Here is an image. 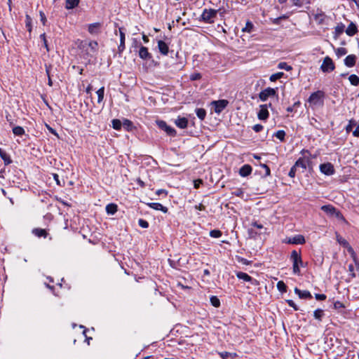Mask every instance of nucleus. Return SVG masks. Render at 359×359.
<instances>
[{"mask_svg": "<svg viewBox=\"0 0 359 359\" xmlns=\"http://www.w3.org/2000/svg\"><path fill=\"white\" fill-rule=\"evenodd\" d=\"M46 74H47V76H48V84L49 86H53V81H52V79H51L50 76L49 67H48L47 66L46 67Z\"/></svg>", "mask_w": 359, "mask_h": 359, "instance_id": "obj_58", "label": "nucleus"}, {"mask_svg": "<svg viewBox=\"0 0 359 359\" xmlns=\"http://www.w3.org/2000/svg\"><path fill=\"white\" fill-rule=\"evenodd\" d=\"M232 194L236 196L241 197L243 195V191L242 189H237L232 193Z\"/></svg>", "mask_w": 359, "mask_h": 359, "instance_id": "obj_61", "label": "nucleus"}, {"mask_svg": "<svg viewBox=\"0 0 359 359\" xmlns=\"http://www.w3.org/2000/svg\"><path fill=\"white\" fill-rule=\"evenodd\" d=\"M88 47L90 49V51L93 54H95L98 50V43L96 41H91L88 43Z\"/></svg>", "mask_w": 359, "mask_h": 359, "instance_id": "obj_34", "label": "nucleus"}, {"mask_svg": "<svg viewBox=\"0 0 359 359\" xmlns=\"http://www.w3.org/2000/svg\"><path fill=\"white\" fill-rule=\"evenodd\" d=\"M100 22H94L88 25V31L91 34H97L100 32Z\"/></svg>", "mask_w": 359, "mask_h": 359, "instance_id": "obj_20", "label": "nucleus"}, {"mask_svg": "<svg viewBox=\"0 0 359 359\" xmlns=\"http://www.w3.org/2000/svg\"><path fill=\"white\" fill-rule=\"evenodd\" d=\"M276 89L268 87L262 90L259 94V98L264 102L267 100L269 97H273L276 95Z\"/></svg>", "mask_w": 359, "mask_h": 359, "instance_id": "obj_9", "label": "nucleus"}, {"mask_svg": "<svg viewBox=\"0 0 359 359\" xmlns=\"http://www.w3.org/2000/svg\"><path fill=\"white\" fill-rule=\"evenodd\" d=\"M290 260L292 262V271L294 274L299 275L300 266L304 267L300 252L292 250L290 255Z\"/></svg>", "mask_w": 359, "mask_h": 359, "instance_id": "obj_2", "label": "nucleus"}, {"mask_svg": "<svg viewBox=\"0 0 359 359\" xmlns=\"http://www.w3.org/2000/svg\"><path fill=\"white\" fill-rule=\"evenodd\" d=\"M296 171H297V167H294V165L290 168V171H289V173H288V175L289 177L293 178L295 177V175H296Z\"/></svg>", "mask_w": 359, "mask_h": 359, "instance_id": "obj_56", "label": "nucleus"}, {"mask_svg": "<svg viewBox=\"0 0 359 359\" xmlns=\"http://www.w3.org/2000/svg\"><path fill=\"white\" fill-rule=\"evenodd\" d=\"M214 107V111L216 114H219L229 104L227 100H215L211 102Z\"/></svg>", "mask_w": 359, "mask_h": 359, "instance_id": "obj_6", "label": "nucleus"}, {"mask_svg": "<svg viewBox=\"0 0 359 359\" xmlns=\"http://www.w3.org/2000/svg\"><path fill=\"white\" fill-rule=\"evenodd\" d=\"M260 166L262 168H264V170H265V174L263 175L264 177H266L271 175V170H270L269 167L267 165H266L264 163H261Z\"/></svg>", "mask_w": 359, "mask_h": 359, "instance_id": "obj_49", "label": "nucleus"}, {"mask_svg": "<svg viewBox=\"0 0 359 359\" xmlns=\"http://www.w3.org/2000/svg\"><path fill=\"white\" fill-rule=\"evenodd\" d=\"M175 125L181 128V129H184L187 127L188 126V119L187 118H184V117H178L175 121Z\"/></svg>", "mask_w": 359, "mask_h": 359, "instance_id": "obj_22", "label": "nucleus"}, {"mask_svg": "<svg viewBox=\"0 0 359 359\" xmlns=\"http://www.w3.org/2000/svg\"><path fill=\"white\" fill-rule=\"evenodd\" d=\"M355 125H356L355 121L353 119H351L348 122V124L346 126V128H345L346 133H350L352 130L353 127Z\"/></svg>", "mask_w": 359, "mask_h": 359, "instance_id": "obj_47", "label": "nucleus"}, {"mask_svg": "<svg viewBox=\"0 0 359 359\" xmlns=\"http://www.w3.org/2000/svg\"><path fill=\"white\" fill-rule=\"evenodd\" d=\"M32 232L34 236L39 238H46L48 234L46 229L41 228H34L32 229Z\"/></svg>", "mask_w": 359, "mask_h": 359, "instance_id": "obj_24", "label": "nucleus"}, {"mask_svg": "<svg viewBox=\"0 0 359 359\" xmlns=\"http://www.w3.org/2000/svg\"><path fill=\"white\" fill-rule=\"evenodd\" d=\"M325 316L324 311L321 309H318L313 312V317L318 321H322L323 316Z\"/></svg>", "mask_w": 359, "mask_h": 359, "instance_id": "obj_31", "label": "nucleus"}, {"mask_svg": "<svg viewBox=\"0 0 359 359\" xmlns=\"http://www.w3.org/2000/svg\"><path fill=\"white\" fill-rule=\"evenodd\" d=\"M311 161L309 160L306 161L304 158H299L295 162L294 167L299 168L301 167L303 170L306 169V164H309Z\"/></svg>", "mask_w": 359, "mask_h": 359, "instance_id": "obj_26", "label": "nucleus"}, {"mask_svg": "<svg viewBox=\"0 0 359 359\" xmlns=\"http://www.w3.org/2000/svg\"><path fill=\"white\" fill-rule=\"evenodd\" d=\"M348 80L351 85L358 86L359 85V77L355 74H351L348 77Z\"/></svg>", "mask_w": 359, "mask_h": 359, "instance_id": "obj_38", "label": "nucleus"}, {"mask_svg": "<svg viewBox=\"0 0 359 359\" xmlns=\"http://www.w3.org/2000/svg\"><path fill=\"white\" fill-rule=\"evenodd\" d=\"M80 0H66L65 8L68 10L73 9L78 6Z\"/></svg>", "mask_w": 359, "mask_h": 359, "instance_id": "obj_30", "label": "nucleus"}, {"mask_svg": "<svg viewBox=\"0 0 359 359\" xmlns=\"http://www.w3.org/2000/svg\"><path fill=\"white\" fill-rule=\"evenodd\" d=\"M335 53H336V55H337L338 57H340L343 55H345L348 51H347V49L345 48H338L336 50H335Z\"/></svg>", "mask_w": 359, "mask_h": 359, "instance_id": "obj_45", "label": "nucleus"}, {"mask_svg": "<svg viewBox=\"0 0 359 359\" xmlns=\"http://www.w3.org/2000/svg\"><path fill=\"white\" fill-rule=\"evenodd\" d=\"M321 210L330 216H332L333 212H335V208L332 205H323L321 207Z\"/></svg>", "mask_w": 359, "mask_h": 359, "instance_id": "obj_29", "label": "nucleus"}, {"mask_svg": "<svg viewBox=\"0 0 359 359\" xmlns=\"http://www.w3.org/2000/svg\"><path fill=\"white\" fill-rule=\"evenodd\" d=\"M40 39L43 41V46L46 49L47 52H49V47L48 45V41L46 40V34L43 33L40 35Z\"/></svg>", "mask_w": 359, "mask_h": 359, "instance_id": "obj_50", "label": "nucleus"}, {"mask_svg": "<svg viewBox=\"0 0 359 359\" xmlns=\"http://www.w3.org/2000/svg\"><path fill=\"white\" fill-rule=\"evenodd\" d=\"M325 97V92L319 90L310 95L308 98V102L312 108L323 107L324 105Z\"/></svg>", "mask_w": 359, "mask_h": 359, "instance_id": "obj_1", "label": "nucleus"}, {"mask_svg": "<svg viewBox=\"0 0 359 359\" xmlns=\"http://www.w3.org/2000/svg\"><path fill=\"white\" fill-rule=\"evenodd\" d=\"M345 26L343 23H339L334 28V38L337 39L344 32Z\"/></svg>", "mask_w": 359, "mask_h": 359, "instance_id": "obj_28", "label": "nucleus"}, {"mask_svg": "<svg viewBox=\"0 0 359 359\" xmlns=\"http://www.w3.org/2000/svg\"><path fill=\"white\" fill-rule=\"evenodd\" d=\"M286 303L288 304L289 306L292 307L294 311H299V309L297 306V304L294 303V302L292 299H286Z\"/></svg>", "mask_w": 359, "mask_h": 359, "instance_id": "obj_51", "label": "nucleus"}, {"mask_svg": "<svg viewBox=\"0 0 359 359\" xmlns=\"http://www.w3.org/2000/svg\"><path fill=\"white\" fill-rule=\"evenodd\" d=\"M294 293L299 296L300 299H312V294L309 290H301L297 287L294 288Z\"/></svg>", "mask_w": 359, "mask_h": 359, "instance_id": "obj_14", "label": "nucleus"}, {"mask_svg": "<svg viewBox=\"0 0 359 359\" xmlns=\"http://www.w3.org/2000/svg\"><path fill=\"white\" fill-rule=\"evenodd\" d=\"M138 224L142 228L146 229V228L149 227V222L147 221H146L145 219H140L138 220Z\"/></svg>", "mask_w": 359, "mask_h": 359, "instance_id": "obj_53", "label": "nucleus"}, {"mask_svg": "<svg viewBox=\"0 0 359 359\" xmlns=\"http://www.w3.org/2000/svg\"><path fill=\"white\" fill-rule=\"evenodd\" d=\"M148 206L154 210H161L164 213H166L168 211V208L165 206H163L160 203H148Z\"/></svg>", "mask_w": 359, "mask_h": 359, "instance_id": "obj_21", "label": "nucleus"}, {"mask_svg": "<svg viewBox=\"0 0 359 359\" xmlns=\"http://www.w3.org/2000/svg\"><path fill=\"white\" fill-rule=\"evenodd\" d=\"M195 111H196V114L198 118L200 120L203 121V120L205 119V116H206V111H205V109H203V108H196Z\"/></svg>", "mask_w": 359, "mask_h": 359, "instance_id": "obj_32", "label": "nucleus"}, {"mask_svg": "<svg viewBox=\"0 0 359 359\" xmlns=\"http://www.w3.org/2000/svg\"><path fill=\"white\" fill-rule=\"evenodd\" d=\"M334 308L335 309H343V308H345V306L344 305L343 303H341V302L339 301H336L334 303Z\"/></svg>", "mask_w": 359, "mask_h": 359, "instance_id": "obj_57", "label": "nucleus"}, {"mask_svg": "<svg viewBox=\"0 0 359 359\" xmlns=\"http://www.w3.org/2000/svg\"><path fill=\"white\" fill-rule=\"evenodd\" d=\"M252 29H253V24L251 22L248 21L246 22L245 27H243L242 29V31L250 33L252 32Z\"/></svg>", "mask_w": 359, "mask_h": 359, "instance_id": "obj_46", "label": "nucleus"}, {"mask_svg": "<svg viewBox=\"0 0 359 359\" xmlns=\"http://www.w3.org/2000/svg\"><path fill=\"white\" fill-rule=\"evenodd\" d=\"M306 242V240L302 235H295L293 237L287 238L285 239V243L288 244H294V245H303Z\"/></svg>", "mask_w": 359, "mask_h": 359, "instance_id": "obj_10", "label": "nucleus"}, {"mask_svg": "<svg viewBox=\"0 0 359 359\" xmlns=\"http://www.w3.org/2000/svg\"><path fill=\"white\" fill-rule=\"evenodd\" d=\"M112 127L116 130H119L122 128V121L119 119L115 118L111 121Z\"/></svg>", "mask_w": 359, "mask_h": 359, "instance_id": "obj_39", "label": "nucleus"}, {"mask_svg": "<svg viewBox=\"0 0 359 359\" xmlns=\"http://www.w3.org/2000/svg\"><path fill=\"white\" fill-rule=\"evenodd\" d=\"M158 48L159 52L163 55H167L169 52L168 45L162 40L158 41Z\"/></svg>", "mask_w": 359, "mask_h": 359, "instance_id": "obj_17", "label": "nucleus"}, {"mask_svg": "<svg viewBox=\"0 0 359 359\" xmlns=\"http://www.w3.org/2000/svg\"><path fill=\"white\" fill-rule=\"evenodd\" d=\"M315 298L318 301H323L326 299L327 297L324 294H316Z\"/></svg>", "mask_w": 359, "mask_h": 359, "instance_id": "obj_60", "label": "nucleus"}, {"mask_svg": "<svg viewBox=\"0 0 359 359\" xmlns=\"http://www.w3.org/2000/svg\"><path fill=\"white\" fill-rule=\"evenodd\" d=\"M203 182L201 179H197L194 180V187L195 189H198L201 184H203Z\"/></svg>", "mask_w": 359, "mask_h": 359, "instance_id": "obj_55", "label": "nucleus"}, {"mask_svg": "<svg viewBox=\"0 0 359 359\" xmlns=\"http://www.w3.org/2000/svg\"><path fill=\"white\" fill-rule=\"evenodd\" d=\"M119 34H120V44L118 47V53L121 54L123 53V51L125 50V40H126V35L123 32V28L120 27L119 29Z\"/></svg>", "mask_w": 359, "mask_h": 359, "instance_id": "obj_13", "label": "nucleus"}, {"mask_svg": "<svg viewBox=\"0 0 359 359\" xmlns=\"http://www.w3.org/2000/svg\"><path fill=\"white\" fill-rule=\"evenodd\" d=\"M46 128L48 130V131L52 133L53 135H54L56 137H59L58 135V133L56 132V130L55 129H53V128H51L50 126L48 125H46Z\"/></svg>", "mask_w": 359, "mask_h": 359, "instance_id": "obj_64", "label": "nucleus"}, {"mask_svg": "<svg viewBox=\"0 0 359 359\" xmlns=\"http://www.w3.org/2000/svg\"><path fill=\"white\" fill-rule=\"evenodd\" d=\"M357 57L355 55H348L344 59V65L348 67H353L355 65Z\"/></svg>", "mask_w": 359, "mask_h": 359, "instance_id": "obj_16", "label": "nucleus"}, {"mask_svg": "<svg viewBox=\"0 0 359 359\" xmlns=\"http://www.w3.org/2000/svg\"><path fill=\"white\" fill-rule=\"evenodd\" d=\"M12 130L16 136H22L25 133V129L21 126H14Z\"/></svg>", "mask_w": 359, "mask_h": 359, "instance_id": "obj_33", "label": "nucleus"}, {"mask_svg": "<svg viewBox=\"0 0 359 359\" xmlns=\"http://www.w3.org/2000/svg\"><path fill=\"white\" fill-rule=\"evenodd\" d=\"M260 109L257 113V117L261 121H266L269 116L267 104H261Z\"/></svg>", "mask_w": 359, "mask_h": 359, "instance_id": "obj_12", "label": "nucleus"}, {"mask_svg": "<svg viewBox=\"0 0 359 359\" xmlns=\"http://www.w3.org/2000/svg\"><path fill=\"white\" fill-rule=\"evenodd\" d=\"M139 56L142 60H150L152 56L150 53H149L148 48L142 46L139 50Z\"/></svg>", "mask_w": 359, "mask_h": 359, "instance_id": "obj_18", "label": "nucleus"}, {"mask_svg": "<svg viewBox=\"0 0 359 359\" xmlns=\"http://www.w3.org/2000/svg\"><path fill=\"white\" fill-rule=\"evenodd\" d=\"M236 277L240 279L243 280L245 282L250 283L251 285L257 286L259 284V281L250 276H249L248 273L242 271H238L236 273Z\"/></svg>", "mask_w": 359, "mask_h": 359, "instance_id": "obj_8", "label": "nucleus"}, {"mask_svg": "<svg viewBox=\"0 0 359 359\" xmlns=\"http://www.w3.org/2000/svg\"><path fill=\"white\" fill-rule=\"evenodd\" d=\"M39 15L41 18V22H42L43 25H45L47 20L44 13L43 11H40Z\"/></svg>", "mask_w": 359, "mask_h": 359, "instance_id": "obj_62", "label": "nucleus"}, {"mask_svg": "<svg viewBox=\"0 0 359 359\" xmlns=\"http://www.w3.org/2000/svg\"><path fill=\"white\" fill-rule=\"evenodd\" d=\"M332 216H334L335 217H337L339 219L345 221L344 217L343 216L341 212L339 210H338L337 208H335V212H333V215Z\"/></svg>", "mask_w": 359, "mask_h": 359, "instance_id": "obj_52", "label": "nucleus"}, {"mask_svg": "<svg viewBox=\"0 0 359 359\" xmlns=\"http://www.w3.org/2000/svg\"><path fill=\"white\" fill-rule=\"evenodd\" d=\"M6 119L9 123L10 126H12L14 125L13 120L12 116H11V115L10 114L8 113L6 115Z\"/></svg>", "mask_w": 359, "mask_h": 359, "instance_id": "obj_63", "label": "nucleus"}, {"mask_svg": "<svg viewBox=\"0 0 359 359\" xmlns=\"http://www.w3.org/2000/svg\"><path fill=\"white\" fill-rule=\"evenodd\" d=\"M319 168L320 172L326 175H332L335 172L334 166L331 163H322Z\"/></svg>", "mask_w": 359, "mask_h": 359, "instance_id": "obj_11", "label": "nucleus"}, {"mask_svg": "<svg viewBox=\"0 0 359 359\" xmlns=\"http://www.w3.org/2000/svg\"><path fill=\"white\" fill-rule=\"evenodd\" d=\"M202 78V74L199 72H194L189 76V79L191 81H197L200 80Z\"/></svg>", "mask_w": 359, "mask_h": 359, "instance_id": "obj_48", "label": "nucleus"}, {"mask_svg": "<svg viewBox=\"0 0 359 359\" xmlns=\"http://www.w3.org/2000/svg\"><path fill=\"white\" fill-rule=\"evenodd\" d=\"M222 235V233L219 229H213L210 231V236L212 238H219Z\"/></svg>", "mask_w": 359, "mask_h": 359, "instance_id": "obj_44", "label": "nucleus"}, {"mask_svg": "<svg viewBox=\"0 0 359 359\" xmlns=\"http://www.w3.org/2000/svg\"><path fill=\"white\" fill-rule=\"evenodd\" d=\"M97 102L100 103L102 102L104 95V87H102L97 91Z\"/></svg>", "mask_w": 359, "mask_h": 359, "instance_id": "obj_42", "label": "nucleus"}, {"mask_svg": "<svg viewBox=\"0 0 359 359\" xmlns=\"http://www.w3.org/2000/svg\"><path fill=\"white\" fill-rule=\"evenodd\" d=\"M156 124L159 128L164 130L168 135L175 137L177 135V132L175 128L168 126L164 121H157Z\"/></svg>", "mask_w": 359, "mask_h": 359, "instance_id": "obj_7", "label": "nucleus"}, {"mask_svg": "<svg viewBox=\"0 0 359 359\" xmlns=\"http://www.w3.org/2000/svg\"><path fill=\"white\" fill-rule=\"evenodd\" d=\"M32 18L28 14H27L25 16V27L29 33H31L32 29Z\"/></svg>", "mask_w": 359, "mask_h": 359, "instance_id": "obj_37", "label": "nucleus"}, {"mask_svg": "<svg viewBox=\"0 0 359 359\" xmlns=\"http://www.w3.org/2000/svg\"><path fill=\"white\" fill-rule=\"evenodd\" d=\"M217 11L215 9H207L205 8L200 17V20L205 23L213 22V18L217 15Z\"/></svg>", "mask_w": 359, "mask_h": 359, "instance_id": "obj_3", "label": "nucleus"}, {"mask_svg": "<svg viewBox=\"0 0 359 359\" xmlns=\"http://www.w3.org/2000/svg\"><path fill=\"white\" fill-rule=\"evenodd\" d=\"M264 127L261 124H256L252 127V129L256 133H259L263 130Z\"/></svg>", "mask_w": 359, "mask_h": 359, "instance_id": "obj_59", "label": "nucleus"}, {"mask_svg": "<svg viewBox=\"0 0 359 359\" xmlns=\"http://www.w3.org/2000/svg\"><path fill=\"white\" fill-rule=\"evenodd\" d=\"M106 212L109 215H114L118 210V205L115 203H109L106 206Z\"/></svg>", "mask_w": 359, "mask_h": 359, "instance_id": "obj_27", "label": "nucleus"}, {"mask_svg": "<svg viewBox=\"0 0 359 359\" xmlns=\"http://www.w3.org/2000/svg\"><path fill=\"white\" fill-rule=\"evenodd\" d=\"M218 354L222 359H228L229 357L231 356V353L227 351L219 352Z\"/></svg>", "mask_w": 359, "mask_h": 359, "instance_id": "obj_54", "label": "nucleus"}, {"mask_svg": "<svg viewBox=\"0 0 359 359\" xmlns=\"http://www.w3.org/2000/svg\"><path fill=\"white\" fill-rule=\"evenodd\" d=\"M337 242L342 245L344 248H346L348 252L350 254L351 257L353 258L355 264H357L356 262V254L353 250V248L349 245L348 242L344 239V238L337 236Z\"/></svg>", "mask_w": 359, "mask_h": 359, "instance_id": "obj_4", "label": "nucleus"}, {"mask_svg": "<svg viewBox=\"0 0 359 359\" xmlns=\"http://www.w3.org/2000/svg\"><path fill=\"white\" fill-rule=\"evenodd\" d=\"M285 135L286 133L283 130H279L273 135V136L280 140V142L285 141Z\"/></svg>", "mask_w": 359, "mask_h": 359, "instance_id": "obj_35", "label": "nucleus"}, {"mask_svg": "<svg viewBox=\"0 0 359 359\" xmlns=\"http://www.w3.org/2000/svg\"><path fill=\"white\" fill-rule=\"evenodd\" d=\"M210 301L214 307L217 308L220 306V300L217 296H211Z\"/></svg>", "mask_w": 359, "mask_h": 359, "instance_id": "obj_43", "label": "nucleus"}, {"mask_svg": "<svg viewBox=\"0 0 359 359\" xmlns=\"http://www.w3.org/2000/svg\"><path fill=\"white\" fill-rule=\"evenodd\" d=\"M278 68L280 69H285L286 71H291L292 69V67L289 65L285 62H280L278 64Z\"/></svg>", "mask_w": 359, "mask_h": 359, "instance_id": "obj_41", "label": "nucleus"}, {"mask_svg": "<svg viewBox=\"0 0 359 359\" xmlns=\"http://www.w3.org/2000/svg\"><path fill=\"white\" fill-rule=\"evenodd\" d=\"M345 32L348 36H353L358 32V27L355 23L351 22Z\"/></svg>", "mask_w": 359, "mask_h": 359, "instance_id": "obj_23", "label": "nucleus"}, {"mask_svg": "<svg viewBox=\"0 0 359 359\" xmlns=\"http://www.w3.org/2000/svg\"><path fill=\"white\" fill-rule=\"evenodd\" d=\"M252 171V166L249 164H245L243 165L240 169H239V175L241 177H248L251 174Z\"/></svg>", "mask_w": 359, "mask_h": 359, "instance_id": "obj_15", "label": "nucleus"}, {"mask_svg": "<svg viewBox=\"0 0 359 359\" xmlns=\"http://www.w3.org/2000/svg\"><path fill=\"white\" fill-rule=\"evenodd\" d=\"M335 68V65L332 60L329 57L326 56L320 66V69L325 73L332 72Z\"/></svg>", "mask_w": 359, "mask_h": 359, "instance_id": "obj_5", "label": "nucleus"}, {"mask_svg": "<svg viewBox=\"0 0 359 359\" xmlns=\"http://www.w3.org/2000/svg\"><path fill=\"white\" fill-rule=\"evenodd\" d=\"M122 127L125 130L128 132H132L136 129V127L134 126L133 123L127 118H123L122 121Z\"/></svg>", "mask_w": 359, "mask_h": 359, "instance_id": "obj_19", "label": "nucleus"}, {"mask_svg": "<svg viewBox=\"0 0 359 359\" xmlns=\"http://www.w3.org/2000/svg\"><path fill=\"white\" fill-rule=\"evenodd\" d=\"M0 157L4 161V165H8L12 163V160L9 154H8L4 149L0 148Z\"/></svg>", "mask_w": 359, "mask_h": 359, "instance_id": "obj_25", "label": "nucleus"}, {"mask_svg": "<svg viewBox=\"0 0 359 359\" xmlns=\"http://www.w3.org/2000/svg\"><path fill=\"white\" fill-rule=\"evenodd\" d=\"M284 76H285V74L283 72H277L276 74H271L270 76V77H269V80L271 82H275L278 79H280L283 78Z\"/></svg>", "mask_w": 359, "mask_h": 359, "instance_id": "obj_36", "label": "nucleus"}, {"mask_svg": "<svg viewBox=\"0 0 359 359\" xmlns=\"http://www.w3.org/2000/svg\"><path fill=\"white\" fill-rule=\"evenodd\" d=\"M276 287H277V289L280 292H287V285H285V283L283 281V280H280L277 283V285H276Z\"/></svg>", "mask_w": 359, "mask_h": 359, "instance_id": "obj_40", "label": "nucleus"}]
</instances>
